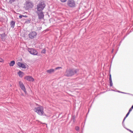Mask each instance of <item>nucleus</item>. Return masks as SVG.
I'll list each match as a JSON object with an SVG mask.
<instances>
[{
	"instance_id": "1",
	"label": "nucleus",
	"mask_w": 133,
	"mask_h": 133,
	"mask_svg": "<svg viewBox=\"0 0 133 133\" xmlns=\"http://www.w3.org/2000/svg\"><path fill=\"white\" fill-rule=\"evenodd\" d=\"M79 71L78 69H67L65 73V75L68 77L72 76L75 74H76Z\"/></svg>"
},
{
	"instance_id": "2",
	"label": "nucleus",
	"mask_w": 133,
	"mask_h": 133,
	"mask_svg": "<svg viewBox=\"0 0 133 133\" xmlns=\"http://www.w3.org/2000/svg\"><path fill=\"white\" fill-rule=\"evenodd\" d=\"M38 107L35 108L34 111L40 115H42L44 114L43 107L41 105H38Z\"/></svg>"
},
{
	"instance_id": "3",
	"label": "nucleus",
	"mask_w": 133,
	"mask_h": 133,
	"mask_svg": "<svg viewBox=\"0 0 133 133\" xmlns=\"http://www.w3.org/2000/svg\"><path fill=\"white\" fill-rule=\"evenodd\" d=\"M45 6V4L43 2H41L38 4L37 6L36 9L37 11H42Z\"/></svg>"
},
{
	"instance_id": "4",
	"label": "nucleus",
	"mask_w": 133,
	"mask_h": 133,
	"mask_svg": "<svg viewBox=\"0 0 133 133\" xmlns=\"http://www.w3.org/2000/svg\"><path fill=\"white\" fill-rule=\"evenodd\" d=\"M67 4L68 6L71 8H74L76 6L75 2L74 0H68Z\"/></svg>"
},
{
	"instance_id": "5",
	"label": "nucleus",
	"mask_w": 133,
	"mask_h": 133,
	"mask_svg": "<svg viewBox=\"0 0 133 133\" xmlns=\"http://www.w3.org/2000/svg\"><path fill=\"white\" fill-rule=\"evenodd\" d=\"M28 52L31 54L34 55H36L38 54L37 51L35 49L32 48H28Z\"/></svg>"
},
{
	"instance_id": "6",
	"label": "nucleus",
	"mask_w": 133,
	"mask_h": 133,
	"mask_svg": "<svg viewBox=\"0 0 133 133\" xmlns=\"http://www.w3.org/2000/svg\"><path fill=\"white\" fill-rule=\"evenodd\" d=\"M37 35V34L36 32L35 31H33L30 32L28 34V36L29 38L32 39L35 38Z\"/></svg>"
},
{
	"instance_id": "7",
	"label": "nucleus",
	"mask_w": 133,
	"mask_h": 133,
	"mask_svg": "<svg viewBox=\"0 0 133 133\" xmlns=\"http://www.w3.org/2000/svg\"><path fill=\"white\" fill-rule=\"evenodd\" d=\"M36 12L38 16V18L39 19H42L43 18L44 15L43 11H37Z\"/></svg>"
},
{
	"instance_id": "8",
	"label": "nucleus",
	"mask_w": 133,
	"mask_h": 133,
	"mask_svg": "<svg viewBox=\"0 0 133 133\" xmlns=\"http://www.w3.org/2000/svg\"><path fill=\"white\" fill-rule=\"evenodd\" d=\"M19 85L21 89L26 94V89L23 83L21 81H19Z\"/></svg>"
},
{
	"instance_id": "9",
	"label": "nucleus",
	"mask_w": 133,
	"mask_h": 133,
	"mask_svg": "<svg viewBox=\"0 0 133 133\" xmlns=\"http://www.w3.org/2000/svg\"><path fill=\"white\" fill-rule=\"evenodd\" d=\"M26 8L28 9L32 8L33 6V5L31 2H27L26 3Z\"/></svg>"
},
{
	"instance_id": "10",
	"label": "nucleus",
	"mask_w": 133,
	"mask_h": 133,
	"mask_svg": "<svg viewBox=\"0 0 133 133\" xmlns=\"http://www.w3.org/2000/svg\"><path fill=\"white\" fill-rule=\"evenodd\" d=\"M17 64L19 67L22 68L24 69L26 68V65L24 64L21 62H18L17 63Z\"/></svg>"
},
{
	"instance_id": "11",
	"label": "nucleus",
	"mask_w": 133,
	"mask_h": 133,
	"mask_svg": "<svg viewBox=\"0 0 133 133\" xmlns=\"http://www.w3.org/2000/svg\"><path fill=\"white\" fill-rule=\"evenodd\" d=\"M24 79L30 81H34L32 77L30 76H26L25 77Z\"/></svg>"
},
{
	"instance_id": "12",
	"label": "nucleus",
	"mask_w": 133,
	"mask_h": 133,
	"mask_svg": "<svg viewBox=\"0 0 133 133\" xmlns=\"http://www.w3.org/2000/svg\"><path fill=\"white\" fill-rule=\"evenodd\" d=\"M18 74L19 76V77L22 78L24 75V73L23 72L19 71L18 73Z\"/></svg>"
},
{
	"instance_id": "13",
	"label": "nucleus",
	"mask_w": 133,
	"mask_h": 133,
	"mask_svg": "<svg viewBox=\"0 0 133 133\" xmlns=\"http://www.w3.org/2000/svg\"><path fill=\"white\" fill-rule=\"evenodd\" d=\"M55 71V70L53 69H51L47 70V72L49 74H51L52 73L54 72Z\"/></svg>"
},
{
	"instance_id": "14",
	"label": "nucleus",
	"mask_w": 133,
	"mask_h": 133,
	"mask_svg": "<svg viewBox=\"0 0 133 133\" xmlns=\"http://www.w3.org/2000/svg\"><path fill=\"white\" fill-rule=\"evenodd\" d=\"M109 81H110V87H111L112 86L113 83H112V81L111 79V74H110L109 75Z\"/></svg>"
},
{
	"instance_id": "15",
	"label": "nucleus",
	"mask_w": 133,
	"mask_h": 133,
	"mask_svg": "<svg viewBox=\"0 0 133 133\" xmlns=\"http://www.w3.org/2000/svg\"><path fill=\"white\" fill-rule=\"evenodd\" d=\"M15 22L14 21H12L11 22L10 25L11 28H14L15 25Z\"/></svg>"
},
{
	"instance_id": "16",
	"label": "nucleus",
	"mask_w": 133,
	"mask_h": 133,
	"mask_svg": "<svg viewBox=\"0 0 133 133\" xmlns=\"http://www.w3.org/2000/svg\"><path fill=\"white\" fill-rule=\"evenodd\" d=\"M15 64V62L14 61H12L10 62L9 63V65L10 66H13Z\"/></svg>"
},
{
	"instance_id": "17",
	"label": "nucleus",
	"mask_w": 133,
	"mask_h": 133,
	"mask_svg": "<svg viewBox=\"0 0 133 133\" xmlns=\"http://www.w3.org/2000/svg\"><path fill=\"white\" fill-rule=\"evenodd\" d=\"M130 112L129 111L128 112L127 114H126V116L125 117H124V119L123 120V123L124 122V120H125L126 118L128 116L129 114L130 113Z\"/></svg>"
},
{
	"instance_id": "18",
	"label": "nucleus",
	"mask_w": 133,
	"mask_h": 133,
	"mask_svg": "<svg viewBox=\"0 0 133 133\" xmlns=\"http://www.w3.org/2000/svg\"><path fill=\"white\" fill-rule=\"evenodd\" d=\"M30 19H27L25 21V23L27 24L29 23H30Z\"/></svg>"
},
{
	"instance_id": "19",
	"label": "nucleus",
	"mask_w": 133,
	"mask_h": 133,
	"mask_svg": "<svg viewBox=\"0 0 133 133\" xmlns=\"http://www.w3.org/2000/svg\"><path fill=\"white\" fill-rule=\"evenodd\" d=\"M75 129L77 131H79V128L78 126H76L75 127Z\"/></svg>"
},
{
	"instance_id": "20",
	"label": "nucleus",
	"mask_w": 133,
	"mask_h": 133,
	"mask_svg": "<svg viewBox=\"0 0 133 133\" xmlns=\"http://www.w3.org/2000/svg\"><path fill=\"white\" fill-rule=\"evenodd\" d=\"M46 52V50L45 49H44L41 51V53L43 54H45Z\"/></svg>"
},
{
	"instance_id": "21",
	"label": "nucleus",
	"mask_w": 133,
	"mask_h": 133,
	"mask_svg": "<svg viewBox=\"0 0 133 133\" xmlns=\"http://www.w3.org/2000/svg\"><path fill=\"white\" fill-rule=\"evenodd\" d=\"M62 68L61 67H57L56 68L55 70H57L60 69H62Z\"/></svg>"
},
{
	"instance_id": "22",
	"label": "nucleus",
	"mask_w": 133,
	"mask_h": 133,
	"mask_svg": "<svg viewBox=\"0 0 133 133\" xmlns=\"http://www.w3.org/2000/svg\"><path fill=\"white\" fill-rule=\"evenodd\" d=\"M132 109H133V105L129 109V111L130 112L132 111Z\"/></svg>"
},
{
	"instance_id": "23",
	"label": "nucleus",
	"mask_w": 133,
	"mask_h": 133,
	"mask_svg": "<svg viewBox=\"0 0 133 133\" xmlns=\"http://www.w3.org/2000/svg\"><path fill=\"white\" fill-rule=\"evenodd\" d=\"M15 1V0H10L9 2L10 3H11L14 2Z\"/></svg>"
},
{
	"instance_id": "24",
	"label": "nucleus",
	"mask_w": 133,
	"mask_h": 133,
	"mask_svg": "<svg viewBox=\"0 0 133 133\" xmlns=\"http://www.w3.org/2000/svg\"><path fill=\"white\" fill-rule=\"evenodd\" d=\"M62 2H66L67 0H60Z\"/></svg>"
},
{
	"instance_id": "25",
	"label": "nucleus",
	"mask_w": 133,
	"mask_h": 133,
	"mask_svg": "<svg viewBox=\"0 0 133 133\" xmlns=\"http://www.w3.org/2000/svg\"><path fill=\"white\" fill-rule=\"evenodd\" d=\"M22 17H23V15H20L19 16V18H22Z\"/></svg>"
},
{
	"instance_id": "26",
	"label": "nucleus",
	"mask_w": 133,
	"mask_h": 133,
	"mask_svg": "<svg viewBox=\"0 0 133 133\" xmlns=\"http://www.w3.org/2000/svg\"><path fill=\"white\" fill-rule=\"evenodd\" d=\"M27 17V16L26 15H23V17Z\"/></svg>"
},
{
	"instance_id": "27",
	"label": "nucleus",
	"mask_w": 133,
	"mask_h": 133,
	"mask_svg": "<svg viewBox=\"0 0 133 133\" xmlns=\"http://www.w3.org/2000/svg\"><path fill=\"white\" fill-rule=\"evenodd\" d=\"M121 92V93H124V94H127V93H124V92H121V91H120V92Z\"/></svg>"
},
{
	"instance_id": "28",
	"label": "nucleus",
	"mask_w": 133,
	"mask_h": 133,
	"mask_svg": "<svg viewBox=\"0 0 133 133\" xmlns=\"http://www.w3.org/2000/svg\"><path fill=\"white\" fill-rule=\"evenodd\" d=\"M129 130L131 132L133 133V131H131V130Z\"/></svg>"
},
{
	"instance_id": "29",
	"label": "nucleus",
	"mask_w": 133,
	"mask_h": 133,
	"mask_svg": "<svg viewBox=\"0 0 133 133\" xmlns=\"http://www.w3.org/2000/svg\"><path fill=\"white\" fill-rule=\"evenodd\" d=\"M122 124H123V123H122ZM124 122L123 123V124H122L123 125V126L124 125Z\"/></svg>"
},
{
	"instance_id": "30",
	"label": "nucleus",
	"mask_w": 133,
	"mask_h": 133,
	"mask_svg": "<svg viewBox=\"0 0 133 133\" xmlns=\"http://www.w3.org/2000/svg\"><path fill=\"white\" fill-rule=\"evenodd\" d=\"M117 91L118 92H120V91Z\"/></svg>"
},
{
	"instance_id": "31",
	"label": "nucleus",
	"mask_w": 133,
	"mask_h": 133,
	"mask_svg": "<svg viewBox=\"0 0 133 133\" xmlns=\"http://www.w3.org/2000/svg\"><path fill=\"white\" fill-rule=\"evenodd\" d=\"M113 52V50L112 51V52Z\"/></svg>"
},
{
	"instance_id": "32",
	"label": "nucleus",
	"mask_w": 133,
	"mask_h": 133,
	"mask_svg": "<svg viewBox=\"0 0 133 133\" xmlns=\"http://www.w3.org/2000/svg\"><path fill=\"white\" fill-rule=\"evenodd\" d=\"M112 91H114V90H112Z\"/></svg>"
}]
</instances>
